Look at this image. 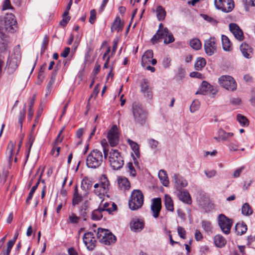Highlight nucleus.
Returning <instances> with one entry per match:
<instances>
[{
    "label": "nucleus",
    "instance_id": "1",
    "mask_svg": "<svg viewBox=\"0 0 255 255\" xmlns=\"http://www.w3.org/2000/svg\"><path fill=\"white\" fill-rule=\"evenodd\" d=\"M17 21L12 13L7 14L0 20V51L2 53L6 52L8 44L7 35L16 31Z\"/></svg>",
    "mask_w": 255,
    "mask_h": 255
},
{
    "label": "nucleus",
    "instance_id": "2",
    "mask_svg": "<svg viewBox=\"0 0 255 255\" xmlns=\"http://www.w3.org/2000/svg\"><path fill=\"white\" fill-rule=\"evenodd\" d=\"M101 143L103 147L104 158L108 159L110 166L114 170L121 169L124 163L121 153L118 149L114 148L109 150L105 145L106 144L105 140H102Z\"/></svg>",
    "mask_w": 255,
    "mask_h": 255
},
{
    "label": "nucleus",
    "instance_id": "3",
    "mask_svg": "<svg viewBox=\"0 0 255 255\" xmlns=\"http://www.w3.org/2000/svg\"><path fill=\"white\" fill-rule=\"evenodd\" d=\"M133 122L143 126L145 124L147 118V112L144 107L139 103L134 102L131 107Z\"/></svg>",
    "mask_w": 255,
    "mask_h": 255
},
{
    "label": "nucleus",
    "instance_id": "4",
    "mask_svg": "<svg viewBox=\"0 0 255 255\" xmlns=\"http://www.w3.org/2000/svg\"><path fill=\"white\" fill-rule=\"evenodd\" d=\"M104 155L102 151L94 149L88 155L86 158V165L89 168L96 169L99 167L103 162Z\"/></svg>",
    "mask_w": 255,
    "mask_h": 255
},
{
    "label": "nucleus",
    "instance_id": "5",
    "mask_svg": "<svg viewBox=\"0 0 255 255\" xmlns=\"http://www.w3.org/2000/svg\"><path fill=\"white\" fill-rule=\"evenodd\" d=\"M143 203V195L139 190H133L131 194L128 202L129 208L132 210H136L141 208Z\"/></svg>",
    "mask_w": 255,
    "mask_h": 255
},
{
    "label": "nucleus",
    "instance_id": "6",
    "mask_svg": "<svg viewBox=\"0 0 255 255\" xmlns=\"http://www.w3.org/2000/svg\"><path fill=\"white\" fill-rule=\"evenodd\" d=\"M97 239L99 242L106 245L115 243L116 237L108 230L98 228L97 233Z\"/></svg>",
    "mask_w": 255,
    "mask_h": 255
},
{
    "label": "nucleus",
    "instance_id": "7",
    "mask_svg": "<svg viewBox=\"0 0 255 255\" xmlns=\"http://www.w3.org/2000/svg\"><path fill=\"white\" fill-rule=\"evenodd\" d=\"M220 85L229 91H234L237 89V84L234 78L229 75H222L218 78Z\"/></svg>",
    "mask_w": 255,
    "mask_h": 255
},
{
    "label": "nucleus",
    "instance_id": "8",
    "mask_svg": "<svg viewBox=\"0 0 255 255\" xmlns=\"http://www.w3.org/2000/svg\"><path fill=\"white\" fill-rule=\"evenodd\" d=\"M164 39L165 44L172 43L174 41V38L172 34L169 31L167 27H165L159 32H156L151 38L152 43H156L159 40Z\"/></svg>",
    "mask_w": 255,
    "mask_h": 255
},
{
    "label": "nucleus",
    "instance_id": "9",
    "mask_svg": "<svg viewBox=\"0 0 255 255\" xmlns=\"http://www.w3.org/2000/svg\"><path fill=\"white\" fill-rule=\"evenodd\" d=\"M218 222L222 231L224 234L228 235L230 233L231 228L233 224L232 220L225 216L224 214H221L218 216Z\"/></svg>",
    "mask_w": 255,
    "mask_h": 255
},
{
    "label": "nucleus",
    "instance_id": "10",
    "mask_svg": "<svg viewBox=\"0 0 255 255\" xmlns=\"http://www.w3.org/2000/svg\"><path fill=\"white\" fill-rule=\"evenodd\" d=\"M214 3L218 9L225 12L231 11L234 7V2L233 0H215Z\"/></svg>",
    "mask_w": 255,
    "mask_h": 255
},
{
    "label": "nucleus",
    "instance_id": "11",
    "mask_svg": "<svg viewBox=\"0 0 255 255\" xmlns=\"http://www.w3.org/2000/svg\"><path fill=\"white\" fill-rule=\"evenodd\" d=\"M107 138L111 146H115L119 143V134L116 125H113L109 130Z\"/></svg>",
    "mask_w": 255,
    "mask_h": 255
},
{
    "label": "nucleus",
    "instance_id": "12",
    "mask_svg": "<svg viewBox=\"0 0 255 255\" xmlns=\"http://www.w3.org/2000/svg\"><path fill=\"white\" fill-rule=\"evenodd\" d=\"M20 59V55L19 53H17L16 55H14V57L11 56L10 59H8L6 68L7 73L9 74H12L16 69Z\"/></svg>",
    "mask_w": 255,
    "mask_h": 255
},
{
    "label": "nucleus",
    "instance_id": "13",
    "mask_svg": "<svg viewBox=\"0 0 255 255\" xmlns=\"http://www.w3.org/2000/svg\"><path fill=\"white\" fill-rule=\"evenodd\" d=\"M145 225L143 219L137 217L132 218L130 222V228L134 232H139L142 230Z\"/></svg>",
    "mask_w": 255,
    "mask_h": 255
},
{
    "label": "nucleus",
    "instance_id": "14",
    "mask_svg": "<svg viewBox=\"0 0 255 255\" xmlns=\"http://www.w3.org/2000/svg\"><path fill=\"white\" fill-rule=\"evenodd\" d=\"M83 240L87 249L89 251H92L96 246V240L94 234L92 232L85 233L83 236Z\"/></svg>",
    "mask_w": 255,
    "mask_h": 255
},
{
    "label": "nucleus",
    "instance_id": "15",
    "mask_svg": "<svg viewBox=\"0 0 255 255\" xmlns=\"http://www.w3.org/2000/svg\"><path fill=\"white\" fill-rule=\"evenodd\" d=\"M110 183L107 176L105 175H102L101 177V184L100 186V190L98 191L97 190H95V193L97 195L100 199L102 198V196L104 195L105 193L109 190V186Z\"/></svg>",
    "mask_w": 255,
    "mask_h": 255
},
{
    "label": "nucleus",
    "instance_id": "16",
    "mask_svg": "<svg viewBox=\"0 0 255 255\" xmlns=\"http://www.w3.org/2000/svg\"><path fill=\"white\" fill-rule=\"evenodd\" d=\"M204 49L206 53L209 56L212 55L216 51L217 47L214 38H210L205 40Z\"/></svg>",
    "mask_w": 255,
    "mask_h": 255
},
{
    "label": "nucleus",
    "instance_id": "17",
    "mask_svg": "<svg viewBox=\"0 0 255 255\" xmlns=\"http://www.w3.org/2000/svg\"><path fill=\"white\" fill-rule=\"evenodd\" d=\"M161 209V200L160 198H153L151 205L152 216L156 218L159 216Z\"/></svg>",
    "mask_w": 255,
    "mask_h": 255
},
{
    "label": "nucleus",
    "instance_id": "18",
    "mask_svg": "<svg viewBox=\"0 0 255 255\" xmlns=\"http://www.w3.org/2000/svg\"><path fill=\"white\" fill-rule=\"evenodd\" d=\"M229 29L237 39L240 41L243 40V32L237 24L236 23H230L229 24Z\"/></svg>",
    "mask_w": 255,
    "mask_h": 255
},
{
    "label": "nucleus",
    "instance_id": "19",
    "mask_svg": "<svg viewBox=\"0 0 255 255\" xmlns=\"http://www.w3.org/2000/svg\"><path fill=\"white\" fill-rule=\"evenodd\" d=\"M240 50L243 56L246 58H251L253 54V49L248 44L242 43L240 46Z\"/></svg>",
    "mask_w": 255,
    "mask_h": 255
},
{
    "label": "nucleus",
    "instance_id": "20",
    "mask_svg": "<svg viewBox=\"0 0 255 255\" xmlns=\"http://www.w3.org/2000/svg\"><path fill=\"white\" fill-rule=\"evenodd\" d=\"M173 180L176 187H185L187 186V181L180 174L175 173L173 175Z\"/></svg>",
    "mask_w": 255,
    "mask_h": 255
},
{
    "label": "nucleus",
    "instance_id": "21",
    "mask_svg": "<svg viewBox=\"0 0 255 255\" xmlns=\"http://www.w3.org/2000/svg\"><path fill=\"white\" fill-rule=\"evenodd\" d=\"M179 199L187 204L192 203V199L189 192L185 190H181L178 193Z\"/></svg>",
    "mask_w": 255,
    "mask_h": 255
},
{
    "label": "nucleus",
    "instance_id": "22",
    "mask_svg": "<svg viewBox=\"0 0 255 255\" xmlns=\"http://www.w3.org/2000/svg\"><path fill=\"white\" fill-rule=\"evenodd\" d=\"M85 196L79 194L78 192L77 186L74 188V193L72 199V205L75 206L78 205L83 200V197Z\"/></svg>",
    "mask_w": 255,
    "mask_h": 255
},
{
    "label": "nucleus",
    "instance_id": "23",
    "mask_svg": "<svg viewBox=\"0 0 255 255\" xmlns=\"http://www.w3.org/2000/svg\"><path fill=\"white\" fill-rule=\"evenodd\" d=\"M153 56V51L151 50H148L146 51L143 54L141 58V66L143 67L150 62V59L152 58Z\"/></svg>",
    "mask_w": 255,
    "mask_h": 255
},
{
    "label": "nucleus",
    "instance_id": "24",
    "mask_svg": "<svg viewBox=\"0 0 255 255\" xmlns=\"http://www.w3.org/2000/svg\"><path fill=\"white\" fill-rule=\"evenodd\" d=\"M158 177L162 185L165 187H168L169 184V181L166 172L161 169L158 172Z\"/></svg>",
    "mask_w": 255,
    "mask_h": 255
},
{
    "label": "nucleus",
    "instance_id": "25",
    "mask_svg": "<svg viewBox=\"0 0 255 255\" xmlns=\"http://www.w3.org/2000/svg\"><path fill=\"white\" fill-rule=\"evenodd\" d=\"M118 183L119 188L122 190H128L130 188V183L128 179L125 177L118 178Z\"/></svg>",
    "mask_w": 255,
    "mask_h": 255
},
{
    "label": "nucleus",
    "instance_id": "26",
    "mask_svg": "<svg viewBox=\"0 0 255 255\" xmlns=\"http://www.w3.org/2000/svg\"><path fill=\"white\" fill-rule=\"evenodd\" d=\"M211 88V85L206 81H203L199 90L196 94L206 95L207 92Z\"/></svg>",
    "mask_w": 255,
    "mask_h": 255
},
{
    "label": "nucleus",
    "instance_id": "27",
    "mask_svg": "<svg viewBox=\"0 0 255 255\" xmlns=\"http://www.w3.org/2000/svg\"><path fill=\"white\" fill-rule=\"evenodd\" d=\"M214 243L218 248H222L225 246L226 244V239L221 235H217L214 237Z\"/></svg>",
    "mask_w": 255,
    "mask_h": 255
},
{
    "label": "nucleus",
    "instance_id": "28",
    "mask_svg": "<svg viewBox=\"0 0 255 255\" xmlns=\"http://www.w3.org/2000/svg\"><path fill=\"white\" fill-rule=\"evenodd\" d=\"M221 39H222L223 49L225 51H231V49H232V48H231L232 43H231L228 37L225 35H222Z\"/></svg>",
    "mask_w": 255,
    "mask_h": 255
},
{
    "label": "nucleus",
    "instance_id": "29",
    "mask_svg": "<svg viewBox=\"0 0 255 255\" xmlns=\"http://www.w3.org/2000/svg\"><path fill=\"white\" fill-rule=\"evenodd\" d=\"M164 204L167 210L171 212L173 211L174 207L172 200L171 197L167 194H165L164 196Z\"/></svg>",
    "mask_w": 255,
    "mask_h": 255
},
{
    "label": "nucleus",
    "instance_id": "30",
    "mask_svg": "<svg viewBox=\"0 0 255 255\" xmlns=\"http://www.w3.org/2000/svg\"><path fill=\"white\" fill-rule=\"evenodd\" d=\"M235 230L238 235H242L246 232L247 227L243 222L238 223L235 226Z\"/></svg>",
    "mask_w": 255,
    "mask_h": 255
},
{
    "label": "nucleus",
    "instance_id": "31",
    "mask_svg": "<svg viewBox=\"0 0 255 255\" xmlns=\"http://www.w3.org/2000/svg\"><path fill=\"white\" fill-rule=\"evenodd\" d=\"M157 18L159 21H162L165 19L166 16V11L163 7L161 5H158L156 10Z\"/></svg>",
    "mask_w": 255,
    "mask_h": 255
},
{
    "label": "nucleus",
    "instance_id": "32",
    "mask_svg": "<svg viewBox=\"0 0 255 255\" xmlns=\"http://www.w3.org/2000/svg\"><path fill=\"white\" fill-rule=\"evenodd\" d=\"M123 25L121 23V19L119 17H117L111 27L112 31H117L119 32L123 28Z\"/></svg>",
    "mask_w": 255,
    "mask_h": 255
},
{
    "label": "nucleus",
    "instance_id": "33",
    "mask_svg": "<svg viewBox=\"0 0 255 255\" xmlns=\"http://www.w3.org/2000/svg\"><path fill=\"white\" fill-rule=\"evenodd\" d=\"M218 135L223 141H227L229 140V137L234 135V133L233 132H227L224 130L220 129L218 131Z\"/></svg>",
    "mask_w": 255,
    "mask_h": 255
},
{
    "label": "nucleus",
    "instance_id": "34",
    "mask_svg": "<svg viewBox=\"0 0 255 255\" xmlns=\"http://www.w3.org/2000/svg\"><path fill=\"white\" fill-rule=\"evenodd\" d=\"M128 142L130 145L132 150L134 152L135 155L137 157H139L140 155L139 153V146L138 144L132 141V140L130 139H128Z\"/></svg>",
    "mask_w": 255,
    "mask_h": 255
},
{
    "label": "nucleus",
    "instance_id": "35",
    "mask_svg": "<svg viewBox=\"0 0 255 255\" xmlns=\"http://www.w3.org/2000/svg\"><path fill=\"white\" fill-rule=\"evenodd\" d=\"M206 61L203 58L199 57L197 59L194 64L195 68L197 70H201L206 65Z\"/></svg>",
    "mask_w": 255,
    "mask_h": 255
},
{
    "label": "nucleus",
    "instance_id": "36",
    "mask_svg": "<svg viewBox=\"0 0 255 255\" xmlns=\"http://www.w3.org/2000/svg\"><path fill=\"white\" fill-rule=\"evenodd\" d=\"M102 211L98 207L97 209L94 210L91 215V218L93 220L98 221L102 219L103 217Z\"/></svg>",
    "mask_w": 255,
    "mask_h": 255
},
{
    "label": "nucleus",
    "instance_id": "37",
    "mask_svg": "<svg viewBox=\"0 0 255 255\" xmlns=\"http://www.w3.org/2000/svg\"><path fill=\"white\" fill-rule=\"evenodd\" d=\"M201 226L203 230L205 232L208 234L212 233V227L211 223L207 220H203L201 222Z\"/></svg>",
    "mask_w": 255,
    "mask_h": 255
},
{
    "label": "nucleus",
    "instance_id": "38",
    "mask_svg": "<svg viewBox=\"0 0 255 255\" xmlns=\"http://www.w3.org/2000/svg\"><path fill=\"white\" fill-rule=\"evenodd\" d=\"M41 176H42V174H41L39 178V179L38 180V181L37 182V183H36V184L35 185H34L31 189L29 194H28V195L27 197V199H26V202L27 204H28L29 203V201L32 198V197H33V194L35 192V190H36L39 184V182H40V178L41 177Z\"/></svg>",
    "mask_w": 255,
    "mask_h": 255
},
{
    "label": "nucleus",
    "instance_id": "39",
    "mask_svg": "<svg viewBox=\"0 0 255 255\" xmlns=\"http://www.w3.org/2000/svg\"><path fill=\"white\" fill-rule=\"evenodd\" d=\"M242 213L244 215L246 216H248L252 214L253 210L248 203H246L243 205Z\"/></svg>",
    "mask_w": 255,
    "mask_h": 255
},
{
    "label": "nucleus",
    "instance_id": "40",
    "mask_svg": "<svg viewBox=\"0 0 255 255\" xmlns=\"http://www.w3.org/2000/svg\"><path fill=\"white\" fill-rule=\"evenodd\" d=\"M191 47L195 50H199L201 48V43L198 38H194L190 42Z\"/></svg>",
    "mask_w": 255,
    "mask_h": 255
},
{
    "label": "nucleus",
    "instance_id": "41",
    "mask_svg": "<svg viewBox=\"0 0 255 255\" xmlns=\"http://www.w3.org/2000/svg\"><path fill=\"white\" fill-rule=\"evenodd\" d=\"M26 111V104H24L22 111H20L18 117V123L19 125L20 129H22L23 121L25 118V114Z\"/></svg>",
    "mask_w": 255,
    "mask_h": 255
},
{
    "label": "nucleus",
    "instance_id": "42",
    "mask_svg": "<svg viewBox=\"0 0 255 255\" xmlns=\"http://www.w3.org/2000/svg\"><path fill=\"white\" fill-rule=\"evenodd\" d=\"M237 119L238 121L242 126H246L249 124L248 119L244 116L241 114H238L237 116Z\"/></svg>",
    "mask_w": 255,
    "mask_h": 255
},
{
    "label": "nucleus",
    "instance_id": "43",
    "mask_svg": "<svg viewBox=\"0 0 255 255\" xmlns=\"http://www.w3.org/2000/svg\"><path fill=\"white\" fill-rule=\"evenodd\" d=\"M103 201L104 200L101 201L99 206V208L101 209V211H102L103 212L107 211L109 214L112 213V209L111 208H109V203L108 202H105L102 204Z\"/></svg>",
    "mask_w": 255,
    "mask_h": 255
},
{
    "label": "nucleus",
    "instance_id": "44",
    "mask_svg": "<svg viewBox=\"0 0 255 255\" xmlns=\"http://www.w3.org/2000/svg\"><path fill=\"white\" fill-rule=\"evenodd\" d=\"M200 103L198 100H194L190 107V111L191 113H194L197 111L200 107Z\"/></svg>",
    "mask_w": 255,
    "mask_h": 255
},
{
    "label": "nucleus",
    "instance_id": "45",
    "mask_svg": "<svg viewBox=\"0 0 255 255\" xmlns=\"http://www.w3.org/2000/svg\"><path fill=\"white\" fill-rule=\"evenodd\" d=\"M14 148V143L12 141H10L7 146L6 150L7 154L9 155V159L12 158V154Z\"/></svg>",
    "mask_w": 255,
    "mask_h": 255
},
{
    "label": "nucleus",
    "instance_id": "46",
    "mask_svg": "<svg viewBox=\"0 0 255 255\" xmlns=\"http://www.w3.org/2000/svg\"><path fill=\"white\" fill-rule=\"evenodd\" d=\"M151 89V88L149 87V84L148 82L145 80H143L140 85V90L141 92H145L147 90Z\"/></svg>",
    "mask_w": 255,
    "mask_h": 255
},
{
    "label": "nucleus",
    "instance_id": "47",
    "mask_svg": "<svg viewBox=\"0 0 255 255\" xmlns=\"http://www.w3.org/2000/svg\"><path fill=\"white\" fill-rule=\"evenodd\" d=\"M80 218L74 213H72L68 217V222L71 224H77L79 222Z\"/></svg>",
    "mask_w": 255,
    "mask_h": 255
},
{
    "label": "nucleus",
    "instance_id": "48",
    "mask_svg": "<svg viewBox=\"0 0 255 255\" xmlns=\"http://www.w3.org/2000/svg\"><path fill=\"white\" fill-rule=\"evenodd\" d=\"M201 16L203 17V18L206 21L209 22H210L211 23H212V24L213 25H216L217 23V21L214 19L213 18H212V17L208 15H206V14H201Z\"/></svg>",
    "mask_w": 255,
    "mask_h": 255
},
{
    "label": "nucleus",
    "instance_id": "49",
    "mask_svg": "<svg viewBox=\"0 0 255 255\" xmlns=\"http://www.w3.org/2000/svg\"><path fill=\"white\" fill-rule=\"evenodd\" d=\"M185 75V70L184 68L181 67H180L178 69V72L176 75L177 77L180 79L182 80L183 79Z\"/></svg>",
    "mask_w": 255,
    "mask_h": 255
},
{
    "label": "nucleus",
    "instance_id": "50",
    "mask_svg": "<svg viewBox=\"0 0 255 255\" xmlns=\"http://www.w3.org/2000/svg\"><path fill=\"white\" fill-rule=\"evenodd\" d=\"M171 59L168 56H166L163 58L162 64L165 68H168L170 66Z\"/></svg>",
    "mask_w": 255,
    "mask_h": 255
},
{
    "label": "nucleus",
    "instance_id": "51",
    "mask_svg": "<svg viewBox=\"0 0 255 255\" xmlns=\"http://www.w3.org/2000/svg\"><path fill=\"white\" fill-rule=\"evenodd\" d=\"M127 168L128 169V172H129L130 173V174L134 177L135 175H136V171L133 166V164L131 162H128V164H127Z\"/></svg>",
    "mask_w": 255,
    "mask_h": 255
},
{
    "label": "nucleus",
    "instance_id": "52",
    "mask_svg": "<svg viewBox=\"0 0 255 255\" xmlns=\"http://www.w3.org/2000/svg\"><path fill=\"white\" fill-rule=\"evenodd\" d=\"M13 9V7L11 5L10 0H5L4 1L3 5H2V9L3 10H7V9Z\"/></svg>",
    "mask_w": 255,
    "mask_h": 255
},
{
    "label": "nucleus",
    "instance_id": "53",
    "mask_svg": "<svg viewBox=\"0 0 255 255\" xmlns=\"http://www.w3.org/2000/svg\"><path fill=\"white\" fill-rule=\"evenodd\" d=\"M148 143L150 147L153 149H156L159 144L158 141L152 138L148 139Z\"/></svg>",
    "mask_w": 255,
    "mask_h": 255
},
{
    "label": "nucleus",
    "instance_id": "54",
    "mask_svg": "<svg viewBox=\"0 0 255 255\" xmlns=\"http://www.w3.org/2000/svg\"><path fill=\"white\" fill-rule=\"evenodd\" d=\"M228 146L230 151H237L239 148V144L237 142H230Z\"/></svg>",
    "mask_w": 255,
    "mask_h": 255
},
{
    "label": "nucleus",
    "instance_id": "55",
    "mask_svg": "<svg viewBox=\"0 0 255 255\" xmlns=\"http://www.w3.org/2000/svg\"><path fill=\"white\" fill-rule=\"evenodd\" d=\"M204 173L206 176L209 178H212L215 176L217 174V171L215 170H205Z\"/></svg>",
    "mask_w": 255,
    "mask_h": 255
},
{
    "label": "nucleus",
    "instance_id": "56",
    "mask_svg": "<svg viewBox=\"0 0 255 255\" xmlns=\"http://www.w3.org/2000/svg\"><path fill=\"white\" fill-rule=\"evenodd\" d=\"M96 17V10L95 9H92L90 11V17L89 20V22L91 24H93L95 22Z\"/></svg>",
    "mask_w": 255,
    "mask_h": 255
},
{
    "label": "nucleus",
    "instance_id": "57",
    "mask_svg": "<svg viewBox=\"0 0 255 255\" xmlns=\"http://www.w3.org/2000/svg\"><path fill=\"white\" fill-rule=\"evenodd\" d=\"M177 232L179 237L182 239L185 238L186 231L182 227H178Z\"/></svg>",
    "mask_w": 255,
    "mask_h": 255
},
{
    "label": "nucleus",
    "instance_id": "58",
    "mask_svg": "<svg viewBox=\"0 0 255 255\" xmlns=\"http://www.w3.org/2000/svg\"><path fill=\"white\" fill-rule=\"evenodd\" d=\"M144 97L147 100H151L153 97V94L151 88L147 90L145 92H142Z\"/></svg>",
    "mask_w": 255,
    "mask_h": 255
},
{
    "label": "nucleus",
    "instance_id": "59",
    "mask_svg": "<svg viewBox=\"0 0 255 255\" xmlns=\"http://www.w3.org/2000/svg\"><path fill=\"white\" fill-rule=\"evenodd\" d=\"M48 38L47 37L44 38L41 45V53L44 52L46 49L48 43Z\"/></svg>",
    "mask_w": 255,
    "mask_h": 255
},
{
    "label": "nucleus",
    "instance_id": "60",
    "mask_svg": "<svg viewBox=\"0 0 255 255\" xmlns=\"http://www.w3.org/2000/svg\"><path fill=\"white\" fill-rule=\"evenodd\" d=\"M86 183L84 182H81V188L82 190H84L85 192L83 194L84 196H87L88 194H89V190L88 187L87 186H86Z\"/></svg>",
    "mask_w": 255,
    "mask_h": 255
},
{
    "label": "nucleus",
    "instance_id": "61",
    "mask_svg": "<svg viewBox=\"0 0 255 255\" xmlns=\"http://www.w3.org/2000/svg\"><path fill=\"white\" fill-rule=\"evenodd\" d=\"M243 1L246 6H255V0H243Z\"/></svg>",
    "mask_w": 255,
    "mask_h": 255
},
{
    "label": "nucleus",
    "instance_id": "62",
    "mask_svg": "<svg viewBox=\"0 0 255 255\" xmlns=\"http://www.w3.org/2000/svg\"><path fill=\"white\" fill-rule=\"evenodd\" d=\"M79 212L80 216L84 218V220H86L87 216V210H84L83 209L79 208Z\"/></svg>",
    "mask_w": 255,
    "mask_h": 255
},
{
    "label": "nucleus",
    "instance_id": "63",
    "mask_svg": "<svg viewBox=\"0 0 255 255\" xmlns=\"http://www.w3.org/2000/svg\"><path fill=\"white\" fill-rule=\"evenodd\" d=\"M70 19V16L63 17L62 20L60 22V24L65 26Z\"/></svg>",
    "mask_w": 255,
    "mask_h": 255
},
{
    "label": "nucleus",
    "instance_id": "64",
    "mask_svg": "<svg viewBox=\"0 0 255 255\" xmlns=\"http://www.w3.org/2000/svg\"><path fill=\"white\" fill-rule=\"evenodd\" d=\"M244 169V167H242L235 171L233 174V176L235 178H237L240 176L243 170Z\"/></svg>",
    "mask_w": 255,
    "mask_h": 255
}]
</instances>
